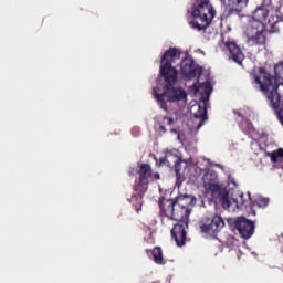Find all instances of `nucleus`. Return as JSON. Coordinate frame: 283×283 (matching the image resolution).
<instances>
[{"mask_svg": "<svg viewBox=\"0 0 283 283\" xmlns=\"http://www.w3.org/2000/svg\"><path fill=\"white\" fill-rule=\"evenodd\" d=\"M271 6H273V0H263L261 4L262 8H268V10L271 8Z\"/></svg>", "mask_w": 283, "mask_h": 283, "instance_id": "24", "label": "nucleus"}, {"mask_svg": "<svg viewBox=\"0 0 283 283\" xmlns=\"http://www.w3.org/2000/svg\"><path fill=\"white\" fill-rule=\"evenodd\" d=\"M216 14L217 12L213 4H211V0H195L191 7V29L198 32L207 30L213 23Z\"/></svg>", "mask_w": 283, "mask_h": 283, "instance_id": "4", "label": "nucleus"}, {"mask_svg": "<svg viewBox=\"0 0 283 283\" xmlns=\"http://www.w3.org/2000/svg\"><path fill=\"white\" fill-rule=\"evenodd\" d=\"M269 206V199L268 198H260L256 201L252 203L251 213L252 216H256L255 207H259V209H264V207Z\"/></svg>", "mask_w": 283, "mask_h": 283, "instance_id": "19", "label": "nucleus"}, {"mask_svg": "<svg viewBox=\"0 0 283 283\" xmlns=\"http://www.w3.org/2000/svg\"><path fill=\"white\" fill-rule=\"evenodd\" d=\"M160 214L169 220H174L177 224H189L191 212L179 206L174 199H159Z\"/></svg>", "mask_w": 283, "mask_h": 283, "instance_id": "5", "label": "nucleus"}, {"mask_svg": "<svg viewBox=\"0 0 283 283\" xmlns=\"http://www.w3.org/2000/svg\"><path fill=\"white\" fill-rule=\"evenodd\" d=\"M280 23H282V19L279 15H271L268 18V25L270 30L266 29V24L263 22H250L245 29L248 45L251 48L255 45H266L269 34L280 32Z\"/></svg>", "mask_w": 283, "mask_h": 283, "instance_id": "3", "label": "nucleus"}, {"mask_svg": "<svg viewBox=\"0 0 283 283\" xmlns=\"http://www.w3.org/2000/svg\"><path fill=\"white\" fill-rule=\"evenodd\" d=\"M202 182L206 192L210 193L214 200L221 203L222 209L227 211H238V209H247V202H244V196H240L239 199L230 198L229 190L218 179V172L216 170H208L203 177Z\"/></svg>", "mask_w": 283, "mask_h": 283, "instance_id": "2", "label": "nucleus"}, {"mask_svg": "<svg viewBox=\"0 0 283 283\" xmlns=\"http://www.w3.org/2000/svg\"><path fill=\"white\" fill-rule=\"evenodd\" d=\"M176 178H177V185H182V182H185V176L182 175V172H180V169L178 168L176 172Z\"/></svg>", "mask_w": 283, "mask_h": 283, "instance_id": "21", "label": "nucleus"}, {"mask_svg": "<svg viewBox=\"0 0 283 283\" xmlns=\"http://www.w3.org/2000/svg\"><path fill=\"white\" fill-rule=\"evenodd\" d=\"M174 123H175L174 117H167V116H165V117L163 118V124H164V125H169V126H171Z\"/></svg>", "mask_w": 283, "mask_h": 283, "instance_id": "22", "label": "nucleus"}, {"mask_svg": "<svg viewBox=\"0 0 283 283\" xmlns=\"http://www.w3.org/2000/svg\"><path fill=\"white\" fill-rule=\"evenodd\" d=\"M151 255L155 264L165 265L167 264V261H165V256H163V248L155 247L151 250Z\"/></svg>", "mask_w": 283, "mask_h": 283, "instance_id": "15", "label": "nucleus"}, {"mask_svg": "<svg viewBox=\"0 0 283 283\" xmlns=\"http://www.w3.org/2000/svg\"><path fill=\"white\" fill-rule=\"evenodd\" d=\"M174 202L191 213V211H193V207H196L197 199L196 196L186 193L176 197V199H174Z\"/></svg>", "mask_w": 283, "mask_h": 283, "instance_id": "12", "label": "nucleus"}, {"mask_svg": "<svg viewBox=\"0 0 283 283\" xmlns=\"http://www.w3.org/2000/svg\"><path fill=\"white\" fill-rule=\"evenodd\" d=\"M234 229L239 231V234L243 240H249L253 233H255V223L244 217H239L234 221Z\"/></svg>", "mask_w": 283, "mask_h": 283, "instance_id": "9", "label": "nucleus"}, {"mask_svg": "<svg viewBox=\"0 0 283 283\" xmlns=\"http://www.w3.org/2000/svg\"><path fill=\"white\" fill-rule=\"evenodd\" d=\"M134 132H138V129H136V128H133V129H132V133L134 134Z\"/></svg>", "mask_w": 283, "mask_h": 283, "instance_id": "28", "label": "nucleus"}, {"mask_svg": "<svg viewBox=\"0 0 283 283\" xmlns=\"http://www.w3.org/2000/svg\"><path fill=\"white\" fill-rule=\"evenodd\" d=\"M195 118H200V122L197 126V129H200V127H202L207 120V107L198 105V112L195 113Z\"/></svg>", "mask_w": 283, "mask_h": 283, "instance_id": "16", "label": "nucleus"}, {"mask_svg": "<svg viewBox=\"0 0 283 283\" xmlns=\"http://www.w3.org/2000/svg\"><path fill=\"white\" fill-rule=\"evenodd\" d=\"M182 52L176 48H169L160 60V74L165 78L167 85L164 87V93H155L161 109L167 111V103H178L187 101V93L180 87H174L178 81V70L171 65L180 60Z\"/></svg>", "mask_w": 283, "mask_h": 283, "instance_id": "1", "label": "nucleus"}, {"mask_svg": "<svg viewBox=\"0 0 283 283\" xmlns=\"http://www.w3.org/2000/svg\"><path fill=\"white\" fill-rule=\"evenodd\" d=\"M187 229H189V223H177L171 229V238L175 240L177 247H185V242H187Z\"/></svg>", "mask_w": 283, "mask_h": 283, "instance_id": "11", "label": "nucleus"}, {"mask_svg": "<svg viewBox=\"0 0 283 283\" xmlns=\"http://www.w3.org/2000/svg\"><path fill=\"white\" fill-rule=\"evenodd\" d=\"M139 178L135 184V191H147L149 189V182H154V180H160V174L151 170V166L149 164H142L139 167Z\"/></svg>", "mask_w": 283, "mask_h": 283, "instance_id": "7", "label": "nucleus"}, {"mask_svg": "<svg viewBox=\"0 0 283 283\" xmlns=\"http://www.w3.org/2000/svg\"><path fill=\"white\" fill-rule=\"evenodd\" d=\"M247 6H249V0H228L227 9L229 14L240 15L247 10Z\"/></svg>", "mask_w": 283, "mask_h": 283, "instance_id": "13", "label": "nucleus"}, {"mask_svg": "<svg viewBox=\"0 0 283 283\" xmlns=\"http://www.w3.org/2000/svg\"><path fill=\"white\" fill-rule=\"evenodd\" d=\"M180 67L181 75L184 76V78H186V81H191V78H196V76H198V74H201L202 72L200 67L196 66V61H193V59L191 57H185L181 61Z\"/></svg>", "mask_w": 283, "mask_h": 283, "instance_id": "10", "label": "nucleus"}, {"mask_svg": "<svg viewBox=\"0 0 283 283\" xmlns=\"http://www.w3.org/2000/svg\"><path fill=\"white\" fill-rule=\"evenodd\" d=\"M170 133H171V134H178V129L171 128V129H170Z\"/></svg>", "mask_w": 283, "mask_h": 283, "instance_id": "27", "label": "nucleus"}, {"mask_svg": "<svg viewBox=\"0 0 283 283\" xmlns=\"http://www.w3.org/2000/svg\"><path fill=\"white\" fill-rule=\"evenodd\" d=\"M137 195H133L130 197L129 202H132V205H135V207H143V197L145 196V193H147V191H140V190H135Z\"/></svg>", "mask_w": 283, "mask_h": 283, "instance_id": "18", "label": "nucleus"}, {"mask_svg": "<svg viewBox=\"0 0 283 283\" xmlns=\"http://www.w3.org/2000/svg\"><path fill=\"white\" fill-rule=\"evenodd\" d=\"M169 158H171V151L166 153V155L159 158L158 167H163L166 163H169Z\"/></svg>", "mask_w": 283, "mask_h": 283, "instance_id": "20", "label": "nucleus"}, {"mask_svg": "<svg viewBox=\"0 0 283 283\" xmlns=\"http://www.w3.org/2000/svg\"><path fill=\"white\" fill-rule=\"evenodd\" d=\"M269 8L259 6L256 9L252 12V23H264V25H269V21L266 22V19H269Z\"/></svg>", "mask_w": 283, "mask_h": 283, "instance_id": "14", "label": "nucleus"}, {"mask_svg": "<svg viewBox=\"0 0 283 283\" xmlns=\"http://www.w3.org/2000/svg\"><path fill=\"white\" fill-rule=\"evenodd\" d=\"M159 129H160V132H164V134L167 132V128H165V125H161V126L159 127Z\"/></svg>", "mask_w": 283, "mask_h": 283, "instance_id": "26", "label": "nucleus"}, {"mask_svg": "<svg viewBox=\"0 0 283 283\" xmlns=\"http://www.w3.org/2000/svg\"><path fill=\"white\" fill-rule=\"evenodd\" d=\"M222 44L224 46V50H227L228 52L229 59L238 65H242V61H244L245 56L240 45H238L234 40L224 41V39H222Z\"/></svg>", "mask_w": 283, "mask_h": 283, "instance_id": "8", "label": "nucleus"}, {"mask_svg": "<svg viewBox=\"0 0 283 283\" xmlns=\"http://www.w3.org/2000/svg\"><path fill=\"white\" fill-rule=\"evenodd\" d=\"M211 90H212L211 84L207 83V84L205 85V92H206V94H209V93L211 92Z\"/></svg>", "mask_w": 283, "mask_h": 283, "instance_id": "25", "label": "nucleus"}, {"mask_svg": "<svg viewBox=\"0 0 283 283\" xmlns=\"http://www.w3.org/2000/svg\"><path fill=\"white\" fill-rule=\"evenodd\" d=\"M201 233L216 237L224 229V219L217 213H206L199 221Z\"/></svg>", "mask_w": 283, "mask_h": 283, "instance_id": "6", "label": "nucleus"}, {"mask_svg": "<svg viewBox=\"0 0 283 283\" xmlns=\"http://www.w3.org/2000/svg\"><path fill=\"white\" fill-rule=\"evenodd\" d=\"M234 114H237V116H239V118H242V123H241L240 127L243 132H251L253 129V123H251V120L244 118V115H242V113L234 111Z\"/></svg>", "mask_w": 283, "mask_h": 283, "instance_id": "17", "label": "nucleus"}, {"mask_svg": "<svg viewBox=\"0 0 283 283\" xmlns=\"http://www.w3.org/2000/svg\"><path fill=\"white\" fill-rule=\"evenodd\" d=\"M182 163V159L180 157H176L175 161V174H177V169H179V172L181 171L180 164Z\"/></svg>", "mask_w": 283, "mask_h": 283, "instance_id": "23", "label": "nucleus"}]
</instances>
